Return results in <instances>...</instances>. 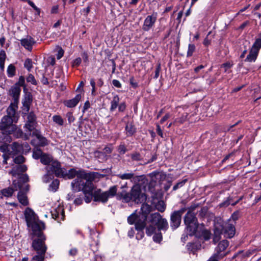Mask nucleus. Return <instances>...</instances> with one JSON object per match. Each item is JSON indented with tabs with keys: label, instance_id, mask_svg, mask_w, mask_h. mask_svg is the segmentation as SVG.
Returning <instances> with one entry per match:
<instances>
[{
	"label": "nucleus",
	"instance_id": "63",
	"mask_svg": "<svg viewBox=\"0 0 261 261\" xmlns=\"http://www.w3.org/2000/svg\"><path fill=\"white\" fill-rule=\"evenodd\" d=\"M13 133L14 134V136L17 138L22 137L23 134V132L21 129H17V128L13 134Z\"/></svg>",
	"mask_w": 261,
	"mask_h": 261
},
{
	"label": "nucleus",
	"instance_id": "2",
	"mask_svg": "<svg viewBox=\"0 0 261 261\" xmlns=\"http://www.w3.org/2000/svg\"><path fill=\"white\" fill-rule=\"evenodd\" d=\"M148 222L150 224L145 226L146 233L151 236L157 230L166 231L169 228L168 222L166 219L163 218L158 213L151 214L148 217Z\"/></svg>",
	"mask_w": 261,
	"mask_h": 261
},
{
	"label": "nucleus",
	"instance_id": "50",
	"mask_svg": "<svg viewBox=\"0 0 261 261\" xmlns=\"http://www.w3.org/2000/svg\"><path fill=\"white\" fill-rule=\"evenodd\" d=\"M72 191L69 192L67 195V200L68 201H71L73 200L76 197V193L77 192L81 191V190H76L73 189V187L71 186Z\"/></svg>",
	"mask_w": 261,
	"mask_h": 261
},
{
	"label": "nucleus",
	"instance_id": "62",
	"mask_svg": "<svg viewBox=\"0 0 261 261\" xmlns=\"http://www.w3.org/2000/svg\"><path fill=\"white\" fill-rule=\"evenodd\" d=\"M83 203V196L80 195L79 197L75 198L73 201V203L75 205H79L82 204Z\"/></svg>",
	"mask_w": 261,
	"mask_h": 261
},
{
	"label": "nucleus",
	"instance_id": "48",
	"mask_svg": "<svg viewBox=\"0 0 261 261\" xmlns=\"http://www.w3.org/2000/svg\"><path fill=\"white\" fill-rule=\"evenodd\" d=\"M53 121L60 126H62L64 124V120L60 115H54L53 117Z\"/></svg>",
	"mask_w": 261,
	"mask_h": 261
},
{
	"label": "nucleus",
	"instance_id": "20",
	"mask_svg": "<svg viewBox=\"0 0 261 261\" xmlns=\"http://www.w3.org/2000/svg\"><path fill=\"white\" fill-rule=\"evenodd\" d=\"M24 215L27 225L37 221L34 212L30 207H27L25 209Z\"/></svg>",
	"mask_w": 261,
	"mask_h": 261
},
{
	"label": "nucleus",
	"instance_id": "13",
	"mask_svg": "<svg viewBox=\"0 0 261 261\" xmlns=\"http://www.w3.org/2000/svg\"><path fill=\"white\" fill-rule=\"evenodd\" d=\"M116 176L122 180H130L131 181L135 183L142 181L145 178L144 175H136L133 172L131 171L128 173H120Z\"/></svg>",
	"mask_w": 261,
	"mask_h": 261
},
{
	"label": "nucleus",
	"instance_id": "3",
	"mask_svg": "<svg viewBox=\"0 0 261 261\" xmlns=\"http://www.w3.org/2000/svg\"><path fill=\"white\" fill-rule=\"evenodd\" d=\"M64 169L61 163L56 159L54 160L50 165L45 167L46 172L42 177L43 182H49L54 178L55 176L57 177H62L64 175Z\"/></svg>",
	"mask_w": 261,
	"mask_h": 261
},
{
	"label": "nucleus",
	"instance_id": "45",
	"mask_svg": "<svg viewBox=\"0 0 261 261\" xmlns=\"http://www.w3.org/2000/svg\"><path fill=\"white\" fill-rule=\"evenodd\" d=\"M10 129V126L7 123L6 121H4L3 119L2 118L1 121L0 122V130L5 131L7 133V130Z\"/></svg>",
	"mask_w": 261,
	"mask_h": 261
},
{
	"label": "nucleus",
	"instance_id": "60",
	"mask_svg": "<svg viewBox=\"0 0 261 261\" xmlns=\"http://www.w3.org/2000/svg\"><path fill=\"white\" fill-rule=\"evenodd\" d=\"M240 216H241L240 212L239 211H236L232 214L230 218L233 221L236 222L237 220H238V219L240 217Z\"/></svg>",
	"mask_w": 261,
	"mask_h": 261
},
{
	"label": "nucleus",
	"instance_id": "44",
	"mask_svg": "<svg viewBox=\"0 0 261 261\" xmlns=\"http://www.w3.org/2000/svg\"><path fill=\"white\" fill-rule=\"evenodd\" d=\"M130 157L132 161H142L143 159L141 154L137 151L133 152L130 154Z\"/></svg>",
	"mask_w": 261,
	"mask_h": 261
},
{
	"label": "nucleus",
	"instance_id": "24",
	"mask_svg": "<svg viewBox=\"0 0 261 261\" xmlns=\"http://www.w3.org/2000/svg\"><path fill=\"white\" fill-rule=\"evenodd\" d=\"M27 167L24 165H17L14 166L12 169L9 172V174L15 176L21 173L27 171Z\"/></svg>",
	"mask_w": 261,
	"mask_h": 261
},
{
	"label": "nucleus",
	"instance_id": "14",
	"mask_svg": "<svg viewBox=\"0 0 261 261\" xmlns=\"http://www.w3.org/2000/svg\"><path fill=\"white\" fill-rule=\"evenodd\" d=\"M12 185L13 188L12 187H8L6 188H4L1 191V194H2L1 198H3V197H11L13 195L14 192L15 191L18 190V188H21V181H17L16 180L13 181Z\"/></svg>",
	"mask_w": 261,
	"mask_h": 261
},
{
	"label": "nucleus",
	"instance_id": "30",
	"mask_svg": "<svg viewBox=\"0 0 261 261\" xmlns=\"http://www.w3.org/2000/svg\"><path fill=\"white\" fill-rule=\"evenodd\" d=\"M32 135L36 136L39 140V145L40 146H45L48 145L47 140L44 137L42 136L37 130L33 132Z\"/></svg>",
	"mask_w": 261,
	"mask_h": 261
},
{
	"label": "nucleus",
	"instance_id": "34",
	"mask_svg": "<svg viewBox=\"0 0 261 261\" xmlns=\"http://www.w3.org/2000/svg\"><path fill=\"white\" fill-rule=\"evenodd\" d=\"M196 237L202 238L205 241L208 240L211 238V233L210 231L206 229H203L201 232L198 230L195 234Z\"/></svg>",
	"mask_w": 261,
	"mask_h": 261
},
{
	"label": "nucleus",
	"instance_id": "28",
	"mask_svg": "<svg viewBox=\"0 0 261 261\" xmlns=\"http://www.w3.org/2000/svg\"><path fill=\"white\" fill-rule=\"evenodd\" d=\"M2 118L3 119L4 121H6L7 123L10 126V129L9 130H7V133L9 134H12L16 128V125L13 124V123L17 122V121L13 120V119L10 118L6 115L3 117Z\"/></svg>",
	"mask_w": 261,
	"mask_h": 261
},
{
	"label": "nucleus",
	"instance_id": "54",
	"mask_svg": "<svg viewBox=\"0 0 261 261\" xmlns=\"http://www.w3.org/2000/svg\"><path fill=\"white\" fill-rule=\"evenodd\" d=\"M45 255L41 253H37L36 255L32 257L31 261H44Z\"/></svg>",
	"mask_w": 261,
	"mask_h": 261
},
{
	"label": "nucleus",
	"instance_id": "17",
	"mask_svg": "<svg viewBox=\"0 0 261 261\" xmlns=\"http://www.w3.org/2000/svg\"><path fill=\"white\" fill-rule=\"evenodd\" d=\"M21 89L15 85L12 86L8 91V95L12 97L14 105H18Z\"/></svg>",
	"mask_w": 261,
	"mask_h": 261
},
{
	"label": "nucleus",
	"instance_id": "49",
	"mask_svg": "<svg viewBox=\"0 0 261 261\" xmlns=\"http://www.w3.org/2000/svg\"><path fill=\"white\" fill-rule=\"evenodd\" d=\"M158 232L156 231L154 233V234L153 236V240L154 242L156 243H160L163 239L162 234L161 233V231L157 230Z\"/></svg>",
	"mask_w": 261,
	"mask_h": 261
},
{
	"label": "nucleus",
	"instance_id": "58",
	"mask_svg": "<svg viewBox=\"0 0 261 261\" xmlns=\"http://www.w3.org/2000/svg\"><path fill=\"white\" fill-rule=\"evenodd\" d=\"M188 181L187 179H185L182 181L178 182L173 187V190L175 191L177 190L179 188L182 187Z\"/></svg>",
	"mask_w": 261,
	"mask_h": 261
},
{
	"label": "nucleus",
	"instance_id": "35",
	"mask_svg": "<svg viewBox=\"0 0 261 261\" xmlns=\"http://www.w3.org/2000/svg\"><path fill=\"white\" fill-rule=\"evenodd\" d=\"M64 175L62 178L65 179H72L76 176V170L74 168H71L67 172L66 169L64 168Z\"/></svg>",
	"mask_w": 261,
	"mask_h": 261
},
{
	"label": "nucleus",
	"instance_id": "53",
	"mask_svg": "<svg viewBox=\"0 0 261 261\" xmlns=\"http://www.w3.org/2000/svg\"><path fill=\"white\" fill-rule=\"evenodd\" d=\"M195 46L193 44H189L188 45V49L187 54V57H190L193 55V53L195 51Z\"/></svg>",
	"mask_w": 261,
	"mask_h": 261
},
{
	"label": "nucleus",
	"instance_id": "40",
	"mask_svg": "<svg viewBox=\"0 0 261 261\" xmlns=\"http://www.w3.org/2000/svg\"><path fill=\"white\" fill-rule=\"evenodd\" d=\"M16 68L13 64H10L7 68V73L9 77H13L16 75Z\"/></svg>",
	"mask_w": 261,
	"mask_h": 261
},
{
	"label": "nucleus",
	"instance_id": "36",
	"mask_svg": "<svg viewBox=\"0 0 261 261\" xmlns=\"http://www.w3.org/2000/svg\"><path fill=\"white\" fill-rule=\"evenodd\" d=\"M44 152L39 147H35L33 150L32 157L35 160H41Z\"/></svg>",
	"mask_w": 261,
	"mask_h": 261
},
{
	"label": "nucleus",
	"instance_id": "52",
	"mask_svg": "<svg viewBox=\"0 0 261 261\" xmlns=\"http://www.w3.org/2000/svg\"><path fill=\"white\" fill-rule=\"evenodd\" d=\"M188 115V113H183L181 117L177 118L175 120L174 122L179 123L180 124L183 123L187 120Z\"/></svg>",
	"mask_w": 261,
	"mask_h": 261
},
{
	"label": "nucleus",
	"instance_id": "10",
	"mask_svg": "<svg viewBox=\"0 0 261 261\" xmlns=\"http://www.w3.org/2000/svg\"><path fill=\"white\" fill-rule=\"evenodd\" d=\"M23 95L21 101L22 107L21 109L22 114L24 116L28 113L30 110L33 100V97L32 93L29 90L28 91H23Z\"/></svg>",
	"mask_w": 261,
	"mask_h": 261
},
{
	"label": "nucleus",
	"instance_id": "19",
	"mask_svg": "<svg viewBox=\"0 0 261 261\" xmlns=\"http://www.w3.org/2000/svg\"><path fill=\"white\" fill-rule=\"evenodd\" d=\"M229 246V242L226 240H223L219 242L218 246L216 248V252L215 254H217L220 257H224L226 256L227 253H222Z\"/></svg>",
	"mask_w": 261,
	"mask_h": 261
},
{
	"label": "nucleus",
	"instance_id": "26",
	"mask_svg": "<svg viewBox=\"0 0 261 261\" xmlns=\"http://www.w3.org/2000/svg\"><path fill=\"white\" fill-rule=\"evenodd\" d=\"M141 217L137 213V211H135L127 218V222L129 224H135V228L136 229L137 224L141 222Z\"/></svg>",
	"mask_w": 261,
	"mask_h": 261
},
{
	"label": "nucleus",
	"instance_id": "1",
	"mask_svg": "<svg viewBox=\"0 0 261 261\" xmlns=\"http://www.w3.org/2000/svg\"><path fill=\"white\" fill-rule=\"evenodd\" d=\"M127 188V183L121 187L122 189L121 192H118L117 199L121 200L123 202L128 203L130 201L135 203H141L145 202L146 195L142 192L140 186L138 184L134 185L130 192H128L124 189Z\"/></svg>",
	"mask_w": 261,
	"mask_h": 261
},
{
	"label": "nucleus",
	"instance_id": "11",
	"mask_svg": "<svg viewBox=\"0 0 261 261\" xmlns=\"http://www.w3.org/2000/svg\"><path fill=\"white\" fill-rule=\"evenodd\" d=\"M187 208H182L179 210L174 211L170 216V226L173 230L177 228L180 225L181 216L186 211Z\"/></svg>",
	"mask_w": 261,
	"mask_h": 261
},
{
	"label": "nucleus",
	"instance_id": "5",
	"mask_svg": "<svg viewBox=\"0 0 261 261\" xmlns=\"http://www.w3.org/2000/svg\"><path fill=\"white\" fill-rule=\"evenodd\" d=\"M102 172H104V174H98V172L87 173L82 169L76 170V176L77 178L72 181L71 184L76 180H78V181H81L85 183V182L87 181H92V180L95 178L104 177L107 175H110L112 172V170L111 168H108L103 169Z\"/></svg>",
	"mask_w": 261,
	"mask_h": 261
},
{
	"label": "nucleus",
	"instance_id": "18",
	"mask_svg": "<svg viewBox=\"0 0 261 261\" xmlns=\"http://www.w3.org/2000/svg\"><path fill=\"white\" fill-rule=\"evenodd\" d=\"M220 228L225 236L229 238H232L236 232V228L233 224L226 223L224 225L221 226Z\"/></svg>",
	"mask_w": 261,
	"mask_h": 261
},
{
	"label": "nucleus",
	"instance_id": "4",
	"mask_svg": "<svg viewBox=\"0 0 261 261\" xmlns=\"http://www.w3.org/2000/svg\"><path fill=\"white\" fill-rule=\"evenodd\" d=\"M73 189L76 190H81L85 195V201L86 203H89L92 199H94V185L92 181H83L75 180L71 184Z\"/></svg>",
	"mask_w": 261,
	"mask_h": 261
},
{
	"label": "nucleus",
	"instance_id": "56",
	"mask_svg": "<svg viewBox=\"0 0 261 261\" xmlns=\"http://www.w3.org/2000/svg\"><path fill=\"white\" fill-rule=\"evenodd\" d=\"M156 208L160 212H164L166 209L164 202L163 201H160L156 205Z\"/></svg>",
	"mask_w": 261,
	"mask_h": 261
},
{
	"label": "nucleus",
	"instance_id": "7",
	"mask_svg": "<svg viewBox=\"0 0 261 261\" xmlns=\"http://www.w3.org/2000/svg\"><path fill=\"white\" fill-rule=\"evenodd\" d=\"M117 186L111 187L109 189L105 192H102L100 189L94 191V201L106 203L109 198L116 196L118 194Z\"/></svg>",
	"mask_w": 261,
	"mask_h": 261
},
{
	"label": "nucleus",
	"instance_id": "21",
	"mask_svg": "<svg viewBox=\"0 0 261 261\" xmlns=\"http://www.w3.org/2000/svg\"><path fill=\"white\" fill-rule=\"evenodd\" d=\"M20 43L26 49L31 51L32 46L36 43V41L30 36H28L27 38L20 40Z\"/></svg>",
	"mask_w": 261,
	"mask_h": 261
},
{
	"label": "nucleus",
	"instance_id": "23",
	"mask_svg": "<svg viewBox=\"0 0 261 261\" xmlns=\"http://www.w3.org/2000/svg\"><path fill=\"white\" fill-rule=\"evenodd\" d=\"M19 191L17 194V199L18 201L23 206H27L29 205V200L27 196V194L24 192V189H22V185L21 183V188H18Z\"/></svg>",
	"mask_w": 261,
	"mask_h": 261
},
{
	"label": "nucleus",
	"instance_id": "22",
	"mask_svg": "<svg viewBox=\"0 0 261 261\" xmlns=\"http://www.w3.org/2000/svg\"><path fill=\"white\" fill-rule=\"evenodd\" d=\"M18 105H15L14 102H11L7 109L6 116L17 121L18 117L16 115V111L18 109Z\"/></svg>",
	"mask_w": 261,
	"mask_h": 261
},
{
	"label": "nucleus",
	"instance_id": "41",
	"mask_svg": "<svg viewBox=\"0 0 261 261\" xmlns=\"http://www.w3.org/2000/svg\"><path fill=\"white\" fill-rule=\"evenodd\" d=\"M222 231L221 228H219L217 227L215 228L214 234L213 237V242L215 244L217 243L220 239V234L222 233Z\"/></svg>",
	"mask_w": 261,
	"mask_h": 261
},
{
	"label": "nucleus",
	"instance_id": "12",
	"mask_svg": "<svg viewBox=\"0 0 261 261\" xmlns=\"http://www.w3.org/2000/svg\"><path fill=\"white\" fill-rule=\"evenodd\" d=\"M26 115H27V119L24 127L31 132L35 130L37 127V117L33 111L29 112Z\"/></svg>",
	"mask_w": 261,
	"mask_h": 261
},
{
	"label": "nucleus",
	"instance_id": "46",
	"mask_svg": "<svg viewBox=\"0 0 261 261\" xmlns=\"http://www.w3.org/2000/svg\"><path fill=\"white\" fill-rule=\"evenodd\" d=\"M26 81L28 83H31V84L35 86H36L38 84L37 80L32 73L28 74L26 77Z\"/></svg>",
	"mask_w": 261,
	"mask_h": 261
},
{
	"label": "nucleus",
	"instance_id": "37",
	"mask_svg": "<svg viewBox=\"0 0 261 261\" xmlns=\"http://www.w3.org/2000/svg\"><path fill=\"white\" fill-rule=\"evenodd\" d=\"M188 250L195 253L198 250L200 249L201 245L199 243H189L187 244Z\"/></svg>",
	"mask_w": 261,
	"mask_h": 261
},
{
	"label": "nucleus",
	"instance_id": "25",
	"mask_svg": "<svg viewBox=\"0 0 261 261\" xmlns=\"http://www.w3.org/2000/svg\"><path fill=\"white\" fill-rule=\"evenodd\" d=\"M81 99V95L80 94H77L75 97L71 99L64 100L63 104L68 108H74L79 102Z\"/></svg>",
	"mask_w": 261,
	"mask_h": 261
},
{
	"label": "nucleus",
	"instance_id": "6",
	"mask_svg": "<svg viewBox=\"0 0 261 261\" xmlns=\"http://www.w3.org/2000/svg\"><path fill=\"white\" fill-rule=\"evenodd\" d=\"M184 221L187 232L190 236L195 235L199 226L198 220L195 214L189 210L184 218Z\"/></svg>",
	"mask_w": 261,
	"mask_h": 261
},
{
	"label": "nucleus",
	"instance_id": "27",
	"mask_svg": "<svg viewBox=\"0 0 261 261\" xmlns=\"http://www.w3.org/2000/svg\"><path fill=\"white\" fill-rule=\"evenodd\" d=\"M125 130L127 137L133 136L136 133L137 128L133 121L127 122L126 123Z\"/></svg>",
	"mask_w": 261,
	"mask_h": 261
},
{
	"label": "nucleus",
	"instance_id": "32",
	"mask_svg": "<svg viewBox=\"0 0 261 261\" xmlns=\"http://www.w3.org/2000/svg\"><path fill=\"white\" fill-rule=\"evenodd\" d=\"M259 52L254 49L251 48L249 54L245 60V62H255L257 59Z\"/></svg>",
	"mask_w": 261,
	"mask_h": 261
},
{
	"label": "nucleus",
	"instance_id": "39",
	"mask_svg": "<svg viewBox=\"0 0 261 261\" xmlns=\"http://www.w3.org/2000/svg\"><path fill=\"white\" fill-rule=\"evenodd\" d=\"M10 134L8 133H2V135L0 137V143H4L7 145H8L12 141V138L10 136Z\"/></svg>",
	"mask_w": 261,
	"mask_h": 261
},
{
	"label": "nucleus",
	"instance_id": "55",
	"mask_svg": "<svg viewBox=\"0 0 261 261\" xmlns=\"http://www.w3.org/2000/svg\"><path fill=\"white\" fill-rule=\"evenodd\" d=\"M25 159L22 155H19L16 156L13 160L15 164H17L18 165L22 164L23 163H24L25 162Z\"/></svg>",
	"mask_w": 261,
	"mask_h": 261
},
{
	"label": "nucleus",
	"instance_id": "51",
	"mask_svg": "<svg viewBox=\"0 0 261 261\" xmlns=\"http://www.w3.org/2000/svg\"><path fill=\"white\" fill-rule=\"evenodd\" d=\"M257 251V249L256 248L250 249L246 252L242 251V256L243 257H248L250 256L251 255L255 253Z\"/></svg>",
	"mask_w": 261,
	"mask_h": 261
},
{
	"label": "nucleus",
	"instance_id": "16",
	"mask_svg": "<svg viewBox=\"0 0 261 261\" xmlns=\"http://www.w3.org/2000/svg\"><path fill=\"white\" fill-rule=\"evenodd\" d=\"M28 226L31 227L34 237H40L42 236H44L42 231L45 228V225L43 222L37 220L28 225Z\"/></svg>",
	"mask_w": 261,
	"mask_h": 261
},
{
	"label": "nucleus",
	"instance_id": "64",
	"mask_svg": "<svg viewBox=\"0 0 261 261\" xmlns=\"http://www.w3.org/2000/svg\"><path fill=\"white\" fill-rule=\"evenodd\" d=\"M126 150V146L124 144H121L119 146L118 151L120 154H124Z\"/></svg>",
	"mask_w": 261,
	"mask_h": 261
},
{
	"label": "nucleus",
	"instance_id": "43",
	"mask_svg": "<svg viewBox=\"0 0 261 261\" xmlns=\"http://www.w3.org/2000/svg\"><path fill=\"white\" fill-rule=\"evenodd\" d=\"M53 180V181L49 185V190L53 192H56L59 188L60 181L58 179H54V178Z\"/></svg>",
	"mask_w": 261,
	"mask_h": 261
},
{
	"label": "nucleus",
	"instance_id": "61",
	"mask_svg": "<svg viewBox=\"0 0 261 261\" xmlns=\"http://www.w3.org/2000/svg\"><path fill=\"white\" fill-rule=\"evenodd\" d=\"M66 116L68 119V121L69 124L74 122V121L75 120V118L73 116V114L72 112H69L67 113Z\"/></svg>",
	"mask_w": 261,
	"mask_h": 261
},
{
	"label": "nucleus",
	"instance_id": "47",
	"mask_svg": "<svg viewBox=\"0 0 261 261\" xmlns=\"http://www.w3.org/2000/svg\"><path fill=\"white\" fill-rule=\"evenodd\" d=\"M24 67L30 72L33 67V62L31 59L27 58L24 63Z\"/></svg>",
	"mask_w": 261,
	"mask_h": 261
},
{
	"label": "nucleus",
	"instance_id": "33",
	"mask_svg": "<svg viewBox=\"0 0 261 261\" xmlns=\"http://www.w3.org/2000/svg\"><path fill=\"white\" fill-rule=\"evenodd\" d=\"M25 77L23 75H20L19 76L18 81L14 84V85L16 86L17 87H22L23 91H28V89L27 88V85L25 83Z\"/></svg>",
	"mask_w": 261,
	"mask_h": 261
},
{
	"label": "nucleus",
	"instance_id": "9",
	"mask_svg": "<svg viewBox=\"0 0 261 261\" xmlns=\"http://www.w3.org/2000/svg\"><path fill=\"white\" fill-rule=\"evenodd\" d=\"M45 236H42V237H37L33 240L32 247L36 252V253L45 254L47 249V247L45 243Z\"/></svg>",
	"mask_w": 261,
	"mask_h": 261
},
{
	"label": "nucleus",
	"instance_id": "29",
	"mask_svg": "<svg viewBox=\"0 0 261 261\" xmlns=\"http://www.w3.org/2000/svg\"><path fill=\"white\" fill-rule=\"evenodd\" d=\"M23 146H24L25 147H26L27 149L29 150L31 149L28 143H25V144H23V145H22L17 142H15L12 143V149L16 153H19V152H20L21 151V150H22Z\"/></svg>",
	"mask_w": 261,
	"mask_h": 261
},
{
	"label": "nucleus",
	"instance_id": "42",
	"mask_svg": "<svg viewBox=\"0 0 261 261\" xmlns=\"http://www.w3.org/2000/svg\"><path fill=\"white\" fill-rule=\"evenodd\" d=\"M60 214H61L62 217H64V212L63 209L59 207L58 210L55 209L54 211L51 212L52 217L55 220H57L59 218Z\"/></svg>",
	"mask_w": 261,
	"mask_h": 261
},
{
	"label": "nucleus",
	"instance_id": "31",
	"mask_svg": "<svg viewBox=\"0 0 261 261\" xmlns=\"http://www.w3.org/2000/svg\"><path fill=\"white\" fill-rule=\"evenodd\" d=\"M55 160L54 157L50 154L44 153L41 160L40 162L44 165L48 166L53 161Z\"/></svg>",
	"mask_w": 261,
	"mask_h": 261
},
{
	"label": "nucleus",
	"instance_id": "59",
	"mask_svg": "<svg viewBox=\"0 0 261 261\" xmlns=\"http://www.w3.org/2000/svg\"><path fill=\"white\" fill-rule=\"evenodd\" d=\"M261 48V41L255 39V42L253 44L251 48L254 49L259 52L260 48Z\"/></svg>",
	"mask_w": 261,
	"mask_h": 261
},
{
	"label": "nucleus",
	"instance_id": "8",
	"mask_svg": "<svg viewBox=\"0 0 261 261\" xmlns=\"http://www.w3.org/2000/svg\"><path fill=\"white\" fill-rule=\"evenodd\" d=\"M152 210L151 206L143 202L141 207V212L139 213V215L141 217V222L138 223L136 226V229H144L146 225V222L149 214Z\"/></svg>",
	"mask_w": 261,
	"mask_h": 261
},
{
	"label": "nucleus",
	"instance_id": "38",
	"mask_svg": "<svg viewBox=\"0 0 261 261\" xmlns=\"http://www.w3.org/2000/svg\"><path fill=\"white\" fill-rule=\"evenodd\" d=\"M120 98L118 95H115L111 101V107L110 110L111 112L114 111L119 106Z\"/></svg>",
	"mask_w": 261,
	"mask_h": 261
},
{
	"label": "nucleus",
	"instance_id": "15",
	"mask_svg": "<svg viewBox=\"0 0 261 261\" xmlns=\"http://www.w3.org/2000/svg\"><path fill=\"white\" fill-rule=\"evenodd\" d=\"M158 17V13L153 12L151 15H148L144 21L142 29L144 31H149L154 25Z\"/></svg>",
	"mask_w": 261,
	"mask_h": 261
},
{
	"label": "nucleus",
	"instance_id": "57",
	"mask_svg": "<svg viewBox=\"0 0 261 261\" xmlns=\"http://www.w3.org/2000/svg\"><path fill=\"white\" fill-rule=\"evenodd\" d=\"M208 211V207L207 206H203L199 211L198 216L200 218H203L205 217Z\"/></svg>",
	"mask_w": 261,
	"mask_h": 261
}]
</instances>
